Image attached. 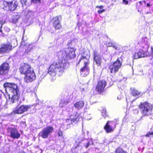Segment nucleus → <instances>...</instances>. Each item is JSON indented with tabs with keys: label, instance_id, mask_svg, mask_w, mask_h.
<instances>
[{
	"label": "nucleus",
	"instance_id": "f257e3e1",
	"mask_svg": "<svg viewBox=\"0 0 153 153\" xmlns=\"http://www.w3.org/2000/svg\"><path fill=\"white\" fill-rule=\"evenodd\" d=\"M4 87L6 92H10L12 94L11 102L13 103L17 101L19 99L20 95L17 89V85L14 83H6L4 85Z\"/></svg>",
	"mask_w": 153,
	"mask_h": 153
},
{
	"label": "nucleus",
	"instance_id": "f03ea898",
	"mask_svg": "<svg viewBox=\"0 0 153 153\" xmlns=\"http://www.w3.org/2000/svg\"><path fill=\"white\" fill-rule=\"evenodd\" d=\"M153 106L148 102L141 103L139 108L142 114V117L147 116L151 115L152 113Z\"/></svg>",
	"mask_w": 153,
	"mask_h": 153
},
{
	"label": "nucleus",
	"instance_id": "7ed1b4c3",
	"mask_svg": "<svg viewBox=\"0 0 153 153\" xmlns=\"http://www.w3.org/2000/svg\"><path fill=\"white\" fill-rule=\"evenodd\" d=\"M54 130L53 128L51 126H48L44 128L40 132V135L44 139L47 138L49 134L52 133Z\"/></svg>",
	"mask_w": 153,
	"mask_h": 153
},
{
	"label": "nucleus",
	"instance_id": "20e7f679",
	"mask_svg": "<svg viewBox=\"0 0 153 153\" xmlns=\"http://www.w3.org/2000/svg\"><path fill=\"white\" fill-rule=\"evenodd\" d=\"M25 75L24 79L25 81L26 82H32L36 79L35 74L33 69H31Z\"/></svg>",
	"mask_w": 153,
	"mask_h": 153
},
{
	"label": "nucleus",
	"instance_id": "39448f33",
	"mask_svg": "<svg viewBox=\"0 0 153 153\" xmlns=\"http://www.w3.org/2000/svg\"><path fill=\"white\" fill-rule=\"evenodd\" d=\"M25 75L24 79L25 81L26 82H32L36 79L35 74L33 69H31Z\"/></svg>",
	"mask_w": 153,
	"mask_h": 153
},
{
	"label": "nucleus",
	"instance_id": "423d86ee",
	"mask_svg": "<svg viewBox=\"0 0 153 153\" xmlns=\"http://www.w3.org/2000/svg\"><path fill=\"white\" fill-rule=\"evenodd\" d=\"M25 75L24 79L25 81L26 82H32L36 79L35 74L33 69H31Z\"/></svg>",
	"mask_w": 153,
	"mask_h": 153
},
{
	"label": "nucleus",
	"instance_id": "0eeeda50",
	"mask_svg": "<svg viewBox=\"0 0 153 153\" xmlns=\"http://www.w3.org/2000/svg\"><path fill=\"white\" fill-rule=\"evenodd\" d=\"M25 75L24 79L25 81L26 82H32L36 79L35 74L33 69H31Z\"/></svg>",
	"mask_w": 153,
	"mask_h": 153
},
{
	"label": "nucleus",
	"instance_id": "6e6552de",
	"mask_svg": "<svg viewBox=\"0 0 153 153\" xmlns=\"http://www.w3.org/2000/svg\"><path fill=\"white\" fill-rule=\"evenodd\" d=\"M7 131L10 133V137L14 139H17L20 137V134L17 130L15 128L8 127Z\"/></svg>",
	"mask_w": 153,
	"mask_h": 153
},
{
	"label": "nucleus",
	"instance_id": "1a4fd4ad",
	"mask_svg": "<svg viewBox=\"0 0 153 153\" xmlns=\"http://www.w3.org/2000/svg\"><path fill=\"white\" fill-rule=\"evenodd\" d=\"M32 106L31 105H22L17 109L15 110L13 112L14 113L18 114H21L28 110Z\"/></svg>",
	"mask_w": 153,
	"mask_h": 153
},
{
	"label": "nucleus",
	"instance_id": "9d476101",
	"mask_svg": "<svg viewBox=\"0 0 153 153\" xmlns=\"http://www.w3.org/2000/svg\"><path fill=\"white\" fill-rule=\"evenodd\" d=\"M106 85V82L104 80L99 81L97 84L95 90L98 92L100 93L102 92Z\"/></svg>",
	"mask_w": 153,
	"mask_h": 153
},
{
	"label": "nucleus",
	"instance_id": "9b49d317",
	"mask_svg": "<svg viewBox=\"0 0 153 153\" xmlns=\"http://www.w3.org/2000/svg\"><path fill=\"white\" fill-rule=\"evenodd\" d=\"M67 59H71L75 56V51L74 48H68L65 51Z\"/></svg>",
	"mask_w": 153,
	"mask_h": 153
},
{
	"label": "nucleus",
	"instance_id": "f8f14e48",
	"mask_svg": "<svg viewBox=\"0 0 153 153\" xmlns=\"http://www.w3.org/2000/svg\"><path fill=\"white\" fill-rule=\"evenodd\" d=\"M11 49L12 46L9 43L6 45L2 44L0 46V53L8 52Z\"/></svg>",
	"mask_w": 153,
	"mask_h": 153
},
{
	"label": "nucleus",
	"instance_id": "ddd939ff",
	"mask_svg": "<svg viewBox=\"0 0 153 153\" xmlns=\"http://www.w3.org/2000/svg\"><path fill=\"white\" fill-rule=\"evenodd\" d=\"M86 53V55L83 54V56L80 58L79 61L84 62V64L85 65L84 67H87L89 66V61L88 59L89 58V53L88 52H85Z\"/></svg>",
	"mask_w": 153,
	"mask_h": 153
},
{
	"label": "nucleus",
	"instance_id": "4468645a",
	"mask_svg": "<svg viewBox=\"0 0 153 153\" xmlns=\"http://www.w3.org/2000/svg\"><path fill=\"white\" fill-rule=\"evenodd\" d=\"M94 61L98 66H100L101 64V58L99 54L96 51H94Z\"/></svg>",
	"mask_w": 153,
	"mask_h": 153
},
{
	"label": "nucleus",
	"instance_id": "2eb2a0df",
	"mask_svg": "<svg viewBox=\"0 0 153 153\" xmlns=\"http://www.w3.org/2000/svg\"><path fill=\"white\" fill-rule=\"evenodd\" d=\"M114 122L111 121H108L104 127V129L107 133H109L112 132L114 131L112 125Z\"/></svg>",
	"mask_w": 153,
	"mask_h": 153
},
{
	"label": "nucleus",
	"instance_id": "dca6fc26",
	"mask_svg": "<svg viewBox=\"0 0 153 153\" xmlns=\"http://www.w3.org/2000/svg\"><path fill=\"white\" fill-rule=\"evenodd\" d=\"M147 56V52H145L143 50H140L138 52L135 53L134 58L135 59H138L140 58L145 57Z\"/></svg>",
	"mask_w": 153,
	"mask_h": 153
},
{
	"label": "nucleus",
	"instance_id": "f3484780",
	"mask_svg": "<svg viewBox=\"0 0 153 153\" xmlns=\"http://www.w3.org/2000/svg\"><path fill=\"white\" fill-rule=\"evenodd\" d=\"M64 70V68H54V69L53 68H49L48 74L52 76H54L56 75L55 71L56 70H58L60 72V70L61 71L62 70V71H63Z\"/></svg>",
	"mask_w": 153,
	"mask_h": 153
},
{
	"label": "nucleus",
	"instance_id": "a211bd4d",
	"mask_svg": "<svg viewBox=\"0 0 153 153\" xmlns=\"http://www.w3.org/2000/svg\"><path fill=\"white\" fill-rule=\"evenodd\" d=\"M61 18L60 16H56L53 19L54 21L53 25L56 29H59L61 28V26L59 23V19Z\"/></svg>",
	"mask_w": 153,
	"mask_h": 153
},
{
	"label": "nucleus",
	"instance_id": "6ab92c4d",
	"mask_svg": "<svg viewBox=\"0 0 153 153\" xmlns=\"http://www.w3.org/2000/svg\"><path fill=\"white\" fill-rule=\"evenodd\" d=\"M80 117L79 116L78 114H76L75 116V117L74 118H71V119H68L66 120V122L68 125L72 124L73 123H76L79 120Z\"/></svg>",
	"mask_w": 153,
	"mask_h": 153
},
{
	"label": "nucleus",
	"instance_id": "aec40b11",
	"mask_svg": "<svg viewBox=\"0 0 153 153\" xmlns=\"http://www.w3.org/2000/svg\"><path fill=\"white\" fill-rule=\"evenodd\" d=\"M18 2L17 1L11 2L9 3L8 9L10 11H13L15 10L17 6Z\"/></svg>",
	"mask_w": 153,
	"mask_h": 153
},
{
	"label": "nucleus",
	"instance_id": "412c9836",
	"mask_svg": "<svg viewBox=\"0 0 153 153\" xmlns=\"http://www.w3.org/2000/svg\"><path fill=\"white\" fill-rule=\"evenodd\" d=\"M31 69V68H20L19 71L21 74L26 75Z\"/></svg>",
	"mask_w": 153,
	"mask_h": 153
},
{
	"label": "nucleus",
	"instance_id": "4be33fe9",
	"mask_svg": "<svg viewBox=\"0 0 153 153\" xmlns=\"http://www.w3.org/2000/svg\"><path fill=\"white\" fill-rule=\"evenodd\" d=\"M84 102L82 101H81L77 102L74 104V107L78 109H80L84 106Z\"/></svg>",
	"mask_w": 153,
	"mask_h": 153
},
{
	"label": "nucleus",
	"instance_id": "5701e85b",
	"mask_svg": "<svg viewBox=\"0 0 153 153\" xmlns=\"http://www.w3.org/2000/svg\"><path fill=\"white\" fill-rule=\"evenodd\" d=\"M9 68H0V74L4 75L6 74Z\"/></svg>",
	"mask_w": 153,
	"mask_h": 153
},
{
	"label": "nucleus",
	"instance_id": "b1692460",
	"mask_svg": "<svg viewBox=\"0 0 153 153\" xmlns=\"http://www.w3.org/2000/svg\"><path fill=\"white\" fill-rule=\"evenodd\" d=\"M89 70V68H82L80 70L81 74H82L84 73L86 75L88 74Z\"/></svg>",
	"mask_w": 153,
	"mask_h": 153
},
{
	"label": "nucleus",
	"instance_id": "393cba45",
	"mask_svg": "<svg viewBox=\"0 0 153 153\" xmlns=\"http://www.w3.org/2000/svg\"><path fill=\"white\" fill-rule=\"evenodd\" d=\"M9 3L7 2L2 1L0 2V7L3 8L5 9L7 6H8Z\"/></svg>",
	"mask_w": 153,
	"mask_h": 153
},
{
	"label": "nucleus",
	"instance_id": "a878e982",
	"mask_svg": "<svg viewBox=\"0 0 153 153\" xmlns=\"http://www.w3.org/2000/svg\"><path fill=\"white\" fill-rule=\"evenodd\" d=\"M59 56L61 59H62L64 60L68 59L66 56V53L65 51H63L61 52Z\"/></svg>",
	"mask_w": 153,
	"mask_h": 153
},
{
	"label": "nucleus",
	"instance_id": "bb28decb",
	"mask_svg": "<svg viewBox=\"0 0 153 153\" xmlns=\"http://www.w3.org/2000/svg\"><path fill=\"white\" fill-rule=\"evenodd\" d=\"M20 17L19 15H18L13 16L12 18V22L13 23L16 22Z\"/></svg>",
	"mask_w": 153,
	"mask_h": 153
},
{
	"label": "nucleus",
	"instance_id": "cd10ccee",
	"mask_svg": "<svg viewBox=\"0 0 153 153\" xmlns=\"http://www.w3.org/2000/svg\"><path fill=\"white\" fill-rule=\"evenodd\" d=\"M131 92L132 95L134 96H138L140 94V93L134 88L131 89Z\"/></svg>",
	"mask_w": 153,
	"mask_h": 153
},
{
	"label": "nucleus",
	"instance_id": "c85d7f7f",
	"mask_svg": "<svg viewBox=\"0 0 153 153\" xmlns=\"http://www.w3.org/2000/svg\"><path fill=\"white\" fill-rule=\"evenodd\" d=\"M122 65V62L120 61V60L118 59L117 61L114 62L113 64V66L114 67H120Z\"/></svg>",
	"mask_w": 153,
	"mask_h": 153
},
{
	"label": "nucleus",
	"instance_id": "c756f323",
	"mask_svg": "<svg viewBox=\"0 0 153 153\" xmlns=\"http://www.w3.org/2000/svg\"><path fill=\"white\" fill-rule=\"evenodd\" d=\"M109 70L111 73H115L118 71V68H109Z\"/></svg>",
	"mask_w": 153,
	"mask_h": 153
},
{
	"label": "nucleus",
	"instance_id": "7c9ffc66",
	"mask_svg": "<svg viewBox=\"0 0 153 153\" xmlns=\"http://www.w3.org/2000/svg\"><path fill=\"white\" fill-rule=\"evenodd\" d=\"M116 153H127L126 152L123 150L121 148H118L117 149L116 151Z\"/></svg>",
	"mask_w": 153,
	"mask_h": 153
},
{
	"label": "nucleus",
	"instance_id": "2f4dec72",
	"mask_svg": "<svg viewBox=\"0 0 153 153\" xmlns=\"http://www.w3.org/2000/svg\"><path fill=\"white\" fill-rule=\"evenodd\" d=\"M67 103L66 102L64 101H62L61 102L59 103V106L61 107H63L65 106V105L67 104Z\"/></svg>",
	"mask_w": 153,
	"mask_h": 153
},
{
	"label": "nucleus",
	"instance_id": "473e14b6",
	"mask_svg": "<svg viewBox=\"0 0 153 153\" xmlns=\"http://www.w3.org/2000/svg\"><path fill=\"white\" fill-rule=\"evenodd\" d=\"M31 2L34 4L40 3H41V0H31Z\"/></svg>",
	"mask_w": 153,
	"mask_h": 153
},
{
	"label": "nucleus",
	"instance_id": "72a5a7b5",
	"mask_svg": "<svg viewBox=\"0 0 153 153\" xmlns=\"http://www.w3.org/2000/svg\"><path fill=\"white\" fill-rule=\"evenodd\" d=\"M9 66V65L7 63L5 62L3 63L0 67H8Z\"/></svg>",
	"mask_w": 153,
	"mask_h": 153
},
{
	"label": "nucleus",
	"instance_id": "f704fd0d",
	"mask_svg": "<svg viewBox=\"0 0 153 153\" xmlns=\"http://www.w3.org/2000/svg\"><path fill=\"white\" fill-rule=\"evenodd\" d=\"M21 1L23 5H26V3L27 1V0H21Z\"/></svg>",
	"mask_w": 153,
	"mask_h": 153
},
{
	"label": "nucleus",
	"instance_id": "c9c22d12",
	"mask_svg": "<svg viewBox=\"0 0 153 153\" xmlns=\"http://www.w3.org/2000/svg\"><path fill=\"white\" fill-rule=\"evenodd\" d=\"M150 135H153V132H149L148 133H147L146 135V136L149 137Z\"/></svg>",
	"mask_w": 153,
	"mask_h": 153
},
{
	"label": "nucleus",
	"instance_id": "e433bc0d",
	"mask_svg": "<svg viewBox=\"0 0 153 153\" xmlns=\"http://www.w3.org/2000/svg\"><path fill=\"white\" fill-rule=\"evenodd\" d=\"M58 64H57V63H53V64L51 65L50 67H51L52 66H57L58 65Z\"/></svg>",
	"mask_w": 153,
	"mask_h": 153
},
{
	"label": "nucleus",
	"instance_id": "4c0bfd02",
	"mask_svg": "<svg viewBox=\"0 0 153 153\" xmlns=\"http://www.w3.org/2000/svg\"><path fill=\"white\" fill-rule=\"evenodd\" d=\"M105 10H98V12H97L99 13V14H101V13H102L104 12V11H105Z\"/></svg>",
	"mask_w": 153,
	"mask_h": 153
},
{
	"label": "nucleus",
	"instance_id": "58836bf2",
	"mask_svg": "<svg viewBox=\"0 0 153 153\" xmlns=\"http://www.w3.org/2000/svg\"><path fill=\"white\" fill-rule=\"evenodd\" d=\"M58 135L59 136H62V132L61 131H59L58 133Z\"/></svg>",
	"mask_w": 153,
	"mask_h": 153
},
{
	"label": "nucleus",
	"instance_id": "ea45409f",
	"mask_svg": "<svg viewBox=\"0 0 153 153\" xmlns=\"http://www.w3.org/2000/svg\"><path fill=\"white\" fill-rule=\"evenodd\" d=\"M90 144V142H89L87 143L85 145V146L86 148H87L88 147L89 145Z\"/></svg>",
	"mask_w": 153,
	"mask_h": 153
},
{
	"label": "nucleus",
	"instance_id": "a19ab883",
	"mask_svg": "<svg viewBox=\"0 0 153 153\" xmlns=\"http://www.w3.org/2000/svg\"><path fill=\"white\" fill-rule=\"evenodd\" d=\"M2 23L0 21V32L1 31V28L2 26Z\"/></svg>",
	"mask_w": 153,
	"mask_h": 153
},
{
	"label": "nucleus",
	"instance_id": "79ce46f5",
	"mask_svg": "<svg viewBox=\"0 0 153 153\" xmlns=\"http://www.w3.org/2000/svg\"><path fill=\"white\" fill-rule=\"evenodd\" d=\"M103 6H97V7H98L100 9H102L103 8Z\"/></svg>",
	"mask_w": 153,
	"mask_h": 153
},
{
	"label": "nucleus",
	"instance_id": "37998d69",
	"mask_svg": "<svg viewBox=\"0 0 153 153\" xmlns=\"http://www.w3.org/2000/svg\"><path fill=\"white\" fill-rule=\"evenodd\" d=\"M123 2L125 3L126 4H127L128 3V1H126V0H123Z\"/></svg>",
	"mask_w": 153,
	"mask_h": 153
},
{
	"label": "nucleus",
	"instance_id": "c03bdc74",
	"mask_svg": "<svg viewBox=\"0 0 153 153\" xmlns=\"http://www.w3.org/2000/svg\"><path fill=\"white\" fill-rule=\"evenodd\" d=\"M151 50H152V55L153 56V47H151Z\"/></svg>",
	"mask_w": 153,
	"mask_h": 153
},
{
	"label": "nucleus",
	"instance_id": "a18cd8bd",
	"mask_svg": "<svg viewBox=\"0 0 153 153\" xmlns=\"http://www.w3.org/2000/svg\"><path fill=\"white\" fill-rule=\"evenodd\" d=\"M112 46L113 48H115V49H117V46H116L115 45H112Z\"/></svg>",
	"mask_w": 153,
	"mask_h": 153
},
{
	"label": "nucleus",
	"instance_id": "49530a36",
	"mask_svg": "<svg viewBox=\"0 0 153 153\" xmlns=\"http://www.w3.org/2000/svg\"><path fill=\"white\" fill-rule=\"evenodd\" d=\"M121 97H119H119L118 96V97H117V99L119 100H121Z\"/></svg>",
	"mask_w": 153,
	"mask_h": 153
},
{
	"label": "nucleus",
	"instance_id": "de8ad7c7",
	"mask_svg": "<svg viewBox=\"0 0 153 153\" xmlns=\"http://www.w3.org/2000/svg\"><path fill=\"white\" fill-rule=\"evenodd\" d=\"M113 45L112 44L109 43V46H112Z\"/></svg>",
	"mask_w": 153,
	"mask_h": 153
},
{
	"label": "nucleus",
	"instance_id": "09e8293b",
	"mask_svg": "<svg viewBox=\"0 0 153 153\" xmlns=\"http://www.w3.org/2000/svg\"><path fill=\"white\" fill-rule=\"evenodd\" d=\"M147 6L148 7H149V6L150 5V4H149V3H148V4H147Z\"/></svg>",
	"mask_w": 153,
	"mask_h": 153
},
{
	"label": "nucleus",
	"instance_id": "8fccbe9b",
	"mask_svg": "<svg viewBox=\"0 0 153 153\" xmlns=\"http://www.w3.org/2000/svg\"><path fill=\"white\" fill-rule=\"evenodd\" d=\"M139 3H142V2H141V1H140L139 2Z\"/></svg>",
	"mask_w": 153,
	"mask_h": 153
},
{
	"label": "nucleus",
	"instance_id": "3c124183",
	"mask_svg": "<svg viewBox=\"0 0 153 153\" xmlns=\"http://www.w3.org/2000/svg\"><path fill=\"white\" fill-rule=\"evenodd\" d=\"M24 153V152H19V153Z\"/></svg>",
	"mask_w": 153,
	"mask_h": 153
},
{
	"label": "nucleus",
	"instance_id": "603ef678",
	"mask_svg": "<svg viewBox=\"0 0 153 153\" xmlns=\"http://www.w3.org/2000/svg\"><path fill=\"white\" fill-rule=\"evenodd\" d=\"M62 126H63V125H61V127H62Z\"/></svg>",
	"mask_w": 153,
	"mask_h": 153
},
{
	"label": "nucleus",
	"instance_id": "864d4df0",
	"mask_svg": "<svg viewBox=\"0 0 153 153\" xmlns=\"http://www.w3.org/2000/svg\"><path fill=\"white\" fill-rule=\"evenodd\" d=\"M144 2L145 3H146V2H145V1H144Z\"/></svg>",
	"mask_w": 153,
	"mask_h": 153
}]
</instances>
